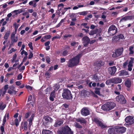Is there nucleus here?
I'll return each mask as SVG.
<instances>
[{"label":"nucleus","instance_id":"1","mask_svg":"<svg viewBox=\"0 0 134 134\" xmlns=\"http://www.w3.org/2000/svg\"><path fill=\"white\" fill-rule=\"evenodd\" d=\"M82 55V53H81L70 59L68 63V67L72 68L78 65L80 62V59Z\"/></svg>","mask_w":134,"mask_h":134},{"label":"nucleus","instance_id":"2","mask_svg":"<svg viewBox=\"0 0 134 134\" xmlns=\"http://www.w3.org/2000/svg\"><path fill=\"white\" fill-rule=\"evenodd\" d=\"M58 134H73V133L68 126L66 125L61 128Z\"/></svg>","mask_w":134,"mask_h":134},{"label":"nucleus","instance_id":"3","mask_svg":"<svg viewBox=\"0 0 134 134\" xmlns=\"http://www.w3.org/2000/svg\"><path fill=\"white\" fill-rule=\"evenodd\" d=\"M63 97L67 100L72 99V96L70 91L67 89L63 90V92L62 94Z\"/></svg>","mask_w":134,"mask_h":134},{"label":"nucleus","instance_id":"4","mask_svg":"<svg viewBox=\"0 0 134 134\" xmlns=\"http://www.w3.org/2000/svg\"><path fill=\"white\" fill-rule=\"evenodd\" d=\"M123 51L124 49L122 47L116 49L115 52H113L112 55V57L115 58L120 56L122 54Z\"/></svg>","mask_w":134,"mask_h":134},{"label":"nucleus","instance_id":"5","mask_svg":"<svg viewBox=\"0 0 134 134\" xmlns=\"http://www.w3.org/2000/svg\"><path fill=\"white\" fill-rule=\"evenodd\" d=\"M122 81L121 79L119 77H115L114 78L108 80L106 81V84H109L110 83H114L117 84L121 83Z\"/></svg>","mask_w":134,"mask_h":134},{"label":"nucleus","instance_id":"6","mask_svg":"<svg viewBox=\"0 0 134 134\" xmlns=\"http://www.w3.org/2000/svg\"><path fill=\"white\" fill-rule=\"evenodd\" d=\"M105 62L99 60L97 61L96 62L94 63V66H95V68L96 70L98 71L100 69V67L104 65Z\"/></svg>","mask_w":134,"mask_h":134},{"label":"nucleus","instance_id":"7","mask_svg":"<svg viewBox=\"0 0 134 134\" xmlns=\"http://www.w3.org/2000/svg\"><path fill=\"white\" fill-rule=\"evenodd\" d=\"M126 130V128L124 127L116 126L115 127V130L116 132L120 133H122L125 132Z\"/></svg>","mask_w":134,"mask_h":134},{"label":"nucleus","instance_id":"8","mask_svg":"<svg viewBox=\"0 0 134 134\" xmlns=\"http://www.w3.org/2000/svg\"><path fill=\"white\" fill-rule=\"evenodd\" d=\"M92 120L94 122H95L102 128H104L105 127V125L103 124L101 121L99 120L98 118L97 117L93 118Z\"/></svg>","mask_w":134,"mask_h":134},{"label":"nucleus","instance_id":"9","mask_svg":"<svg viewBox=\"0 0 134 134\" xmlns=\"http://www.w3.org/2000/svg\"><path fill=\"white\" fill-rule=\"evenodd\" d=\"M82 43L84 47H87L90 42V39L87 36L84 37L82 39Z\"/></svg>","mask_w":134,"mask_h":134},{"label":"nucleus","instance_id":"10","mask_svg":"<svg viewBox=\"0 0 134 134\" xmlns=\"http://www.w3.org/2000/svg\"><path fill=\"white\" fill-rule=\"evenodd\" d=\"M116 101L122 103L124 104L126 102L124 96L122 95H120L117 96L116 98Z\"/></svg>","mask_w":134,"mask_h":134},{"label":"nucleus","instance_id":"11","mask_svg":"<svg viewBox=\"0 0 134 134\" xmlns=\"http://www.w3.org/2000/svg\"><path fill=\"white\" fill-rule=\"evenodd\" d=\"M133 118L131 116L126 117L125 119V121L127 125H129L133 124Z\"/></svg>","mask_w":134,"mask_h":134},{"label":"nucleus","instance_id":"12","mask_svg":"<svg viewBox=\"0 0 134 134\" xmlns=\"http://www.w3.org/2000/svg\"><path fill=\"white\" fill-rule=\"evenodd\" d=\"M81 114L83 116H86L90 114V112L88 108L84 107L81 110Z\"/></svg>","mask_w":134,"mask_h":134},{"label":"nucleus","instance_id":"13","mask_svg":"<svg viewBox=\"0 0 134 134\" xmlns=\"http://www.w3.org/2000/svg\"><path fill=\"white\" fill-rule=\"evenodd\" d=\"M116 70L117 68L115 66L109 67L108 68L109 74L112 76L114 75Z\"/></svg>","mask_w":134,"mask_h":134},{"label":"nucleus","instance_id":"14","mask_svg":"<svg viewBox=\"0 0 134 134\" xmlns=\"http://www.w3.org/2000/svg\"><path fill=\"white\" fill-rule=\"evenodd\" d=\"M134 19V15H129L125 16L122 18L120 20V22L121 23L125 21L128 20H131Z\"/></svg>","mask_w":134,"mask_h":134},{"label":"nucleus","instance_id":"15","mask_svg":"<svg viewBox=\"0 0 134 134\" xmlns=\"http://www.w3.org/2000/svg\"><path fill=\"white\" fill-rule=\"evenodd\" d=\"M8 92L9 93L12 95L13 94H15L17 91H15V88L14 86L12 85L9 86Z\"/></svg>","mask_w":134,"mask_h":134},{"label":"nucleus","instance_id":"16","mask_svg":"<svg viewBox=\"0 0 134 134\" xmlns=\"http://www.w3.org/2000/svg\"><path fill=\"white\" fill-rule=\"evenodd\" d=\"M52 121V119L48 116H45L43 118V124H44V123L47 124L49 122H51Z\"/></svg>","mask_w":134,"mask_h":134},{"label":"nucleus","instance_id":"17","mask_svg":"<svg viewBox=\"0 0 134 134\" xmlns=\"http://www.w3.org/2000/svg\"><path fill=\"white\" fill-rule=\"evenodd\" d=\"M27 124L28 123L26 121L22 122L21 124L20 130H23V131L27 130Z\"/></svg>","mask_w":134,"mask_h":134},{"label":"nucleus","instance_id":"18","mask_svg":"<svg viewBox=\"0 0 134 134\" xmlns=\"http://www.w3.org/2000/svg\"><path fill=\"white\" fill-rule=\"evenodd\" d=\"M75 121L78 122H80L81 124H85L86 121L85 119L82 118H79L75 119Z\"/></svg>","mask_w":134,"mask_h":134},{"label":"nucleus","instance_id":"19","mask_svg":"<svg viewBox=\"0 0 134 134\" xmlns=\"http://www.w3.org/2000/svg\"><path fill=\"white\" fill-rule=\"evenodd\" d=\"M71 8L70 7H68L66 8H60L58 9V10L60 11H60L62 12V14L64 15L65 12L66 11L68 10L71 9Z\"/></svg>","mask_w":134,"mask_h":134},{"label":"nucleus","instance_id":"20","mask_svg":"<svg viewBox=\"0 0 134 134\" xmlns=\"http://www.w3.org/2000/svg\"><path fill=\"white\" fill-rule=\"evenodd\" d=\"M119 76H124L128 75L129 74L128 71L125 70H122L119 72Z\"/></svg>","mask_w":134,"mask_h":134},{"label":"nucleus","instance_id":"21","mask_svg":"<svg viewBox=\"0 0 134 134\" xmlns=\"http://www.w3.org/2000/svg\"><path fill=\"white\" fill-rule=\"evenodd\" d=\"M101 108L102 110L106 111L110 110L107 103L103 105L102 106Z\"/></svg>","mask_w":134,"mask_h":134},{"label":"nucleus","instance_id":"22","mask_svg":"<svg viewBox=\"0 0 134 134\" xmlns=\"http://www.w3.org/2000/svg\"><path fill=\"white\" fill-rule=\"evenodd\" d=\"M114 39H116V40L118 41L120 40L124 39V37L122 34H120L118 36H116L114 37Z\"/></svg>","mask_w":134,"mask_h":134},{"label":"nucleus","instance_id":"23","mask_svg":"<svg viewBox=\"0 0 134 134\" xmlns=\"http://www.w3.org/2000/svg\"><path fill=\"white\" fill-rule=\"evenodd\" d=\"M107 103L110 110L113 109L116 105L113 102H108Z\"/></svg>","mask_w":134,"mask_h":134},{"label":"nucleus","instance_id":"24","mask_svg":"<svg viewBox=\"0 0 134 134\" xmlns=\"http://www.w3.org/2000/svg\"><path fill=\"white\" fill-rule=\"evenodd\" d=\"M63 123V122L62 120L57 121L55 122L54 125L55 127H58L59 126H60Z\"/></svg>","mask_w":134,"mask_h":134},{"label":"nucleus","instance_id":"25","mask_svg":"<svg viewBox=\"0 0 134 134\" xmlns=\"http://www.w3.org/2000/svg\"><path fill=\"white\" fill-rule=\"evenodd\" d=\"M108 30L110 31H117V28L115 27V26L114 25H110L109 27Z\"/></svg>","mask_w":134,"mask_h":134},{"label":"nucleus","instance_id":"26","mask_svg":"<svg viewBox=\"0 0 134 134\" xmlns=\"http://www.w3.org/2000/svg\"><path fill=\"white\" fill-rule=\"evenodd\" d=\"M89 94V92L85 90H83L81 93V95L82 96H86Z\"/></svg>","mask_w":134,"mask_h":134},{"label":"nucleus","instance_id":"27","mask_svg":"<svg viewBox=\"0 0 134 134\" xmlns=\"http://www.w3.org/2000/svg\"><path fill=\"white\" fill-rule=\"evenodd\" d=\"M133 46H131L130 47L129 49V55H133L134 51H133Z\"/></svg>","mask_w":134,"mask_h":134},{"label":"nucleus","instance_id":"28","mask_svg":"<svg viewBox=\"0 0 134 134\" xmlns=\"http://www.w3.org/2000/svg\"><path fill=\"white\" fill-rule=\"evenodd\" d=\"M10 34V31H7L4 35V39L6 40H7Z\"/></svg>","mask_w":134,"mask_h":134},{"label":"nucleus","instance_id":"29","mask_svg":"<svg viewBox=\"0 0 134 134\" xmlns=\"http://www.w3.org/2000/svg\"><path fill=\"white\" fill-rule=\"evenodd\" d=\"M98 30L97 29H96L94 30H91L89 34L90 35H93L94 34H96Z\"/></svg>","mask_w":134,"mask_h":134},{"label":"nucleus","instance_id":"30","mask_svg":"<svg viewBox=\"0 0 134 134\" xmlns=\"http://www.w3.org/2000/svg\"><path fill=\"white\" fill-rule=\"evenodd\" d=\"M42 134H52V133L50 130H43L42 131Z\"/></svg>","mask_w":134,"mask_h":134},{"label":"nucleus","instance_id":"31","mask_svg":"<svg viewBox=\"0 0 134 134\" xmlns=\"http://www.w3.org/2000/svg\"><path fill=\"white\" fill-rule=\"evenodd\" d=\"M108 132L110 134H114L116 132L114 128L109 129L108 130Z\"/></svg>","mask_w":134,"mask_h":134},{"label":"nucleus","instance_id":"32","mask_svg":"<svg viewBox=\"0 0 134 134\" xmlns=\"http://www.w3.org/2000/svg\"><path fill=\"white\" fill-rule=\"evenodd\" d=\"M6 107L5 104H3V102H2L0 103V110H3Z\"/></svg>","mask_w":134,"mask_h":134},{"label":"nucleus","instance_id":"33","mask_svg":"<svg viewBox=\"0 0 134 134\" xmlns=\"http://www.w3.org/2000/svg\"><path fill=\"white\" fill-rule=\"evenodd\" d=\"M93 79L95 82H97L99 81V78L97 74H95L93 75Z\"/></svg>","mask_w":134,"mask_h":134},{"label":"nucleus","instance_id":"34","mask_svg":"<svg viewBox=\"0 0 134 134\" xmlns=\"http://www.w3.org/2000/svg\"><path fill=\"white\" fill-rule=\"evenodd\" d=\"M29 4L30 5H33V7L34 8L35 7L37 6L36 3L35 2L34 0L30 2L29 3Z\"/></svg>","mask_w":134,"mask_h":134},{"label":"nucleus","instance_id":"35","mask_svg":"<svg viewBox=\"0 0 134 134\" xmlns=\"http://www.w3.org/2000/svg\"><path fill=\"white\" fill-rule=\"evenodd\" d=\"M24 10H23L22 9H20L14 10L13 12L16 13V14H18L21 13L22 12H24Z\"/></svg>","mask_w":134,"mask_h":134},{"label":"nucleus","instance_id":"36","mask_svg":"<svg viewBox=\"0 0 134 134\" xmlns=\"http://www.w3.org/2000/svg\"><path fill=\"white\" fill-rule=\"evenodd\" d=\"M12 40V42H11V43L10 45L13 44V43L14 42H17L18 40V37H16L15 38H12V39H11Z\"/></svg>","mask_w":134,"mask_h":134},{"label":"nucleus","instance_id":"37","mask_svg":"<svg viewBox=\"0 0 134 134\" xmlns=\"http://www.w3.org/2000/svg\"><path fill=\"white\" fill-rule=\"evenodd\" d=\"M95 92L96 94L100 96V91H99L100 90V88L96 87L95 88Z\"/></svg>","mask_w":134,"mask_h":134},{"label":"nucleus","instance_id":"38","mask_svg":"<svg viewBox=\"0 0 134 134\" xmlns=\"http://www.w3.org/2000/svg\"><path fill=\"white\" fill-rule=\"evenodd\" d=\"M117 31H110L108 30V32L110 34V35L113 36L115 35L116 33H117Z\"/></svg>","mask_w":134,"mask_h":134},{"label":"nucleus","instance_id":"39","mask_svg":"<svg viewBox=\"0 0 134 134\" xmlns=\"http://www.w3.org/2000/svg\"><path fill=\"white\" fill-rule=\"evenodd\" d=\"M55 98V94L53 93H51L49 96V99L50 100L52 101L54 100V98Z\"/></svg>","mask_w":134,"mask_h":134},{"label":"nucleus","instance_id":"40","mask_svg":"<svg viewBox=\"0 0 134 134\" xmlns=\"http://www.w3.org/2000/svg\"><path fill=\"white\" fill-rule=\"evenodd\" d=\"M74 125L75 127L77 128H81L82 127V126L79 123L76 122H75Z\"/></svg>","mask_w":134,"mask_h":134},{"label":"nucleus","instance_id":"41","mask_svg":"<svg viewBox=\"0 0 134 134\" xmlns=\"http://www.w3.org/2000/svg\"><path fill=\"white\" fill-rule=\"evenodd\" d=\"M78 14L80 15H85L87 14V12L86 11H84L82 12H79L78 13Z\"/></svg>","mask_w":134,"mask_h":134},{"label":"nucleus","instance_id":"42","mask_svg":"<svg viewBox=\"0 0 134 134\" xmlns=\"http://www.w3.org/2000/svg\"><path fill=\"white\" fill-rule=\"evenodd\" d=\"M60 86L59 84H55L54 86V89L57 91L60 88Z\"/></svg>","mask_w":134,"mask_h":134},{"label":"nucleus","instance_id":"43","mask_svg":"<svg viewBox=\"0 0 134 134\" xmlns=\"http://www.w3.org/2000/svg\"><path fill=\"white\" fill-rule=\"evenodd\" d=\"M0 91H1V94H2V96H3L5 93L7 91L2 89L1 90H0Z\"/></svg>","mask_w":134,"mask_h":134},{"label":"nucleus","instance_id":"44","mask_svg":"<svg viewBox=\"0 0 134 134\" xmlns=\"http://www.w3.org/2000/svg\"><path fill=\"white\" fill-rule=\"evenodd\" d=\"M14 123L16 126H18L19 124V122L18 119H15L14 120Z\"/></svg>","mask_w":134,"mask_h":134},{"label":"nucleus","instance_id":"45","mask_svg":"<svg viewBox=\"0 0 134 134\" xmlns=\"http://www.w3.org/2000/svg\"><path fill=\"white\" fill-rule=\"evenodd\" d=\"M13 26L14 27L15 31L16 32L18 27V26H17L16 23H14L13 24Z\"/></svg>","mask_w":134,"mask_h":134},{"label":"nucleus","instance_id":"46","mask_svg":"<svg viewBox=\"0 0 134 134\" xmlns=\"http://www.w3.org/2000/svg\"><path fill=\"white\" fill-rule=\"evenodd\" d=\"M79 44V43L77 42H76L75 41H74L71 43L70 44V45L71 46H74L77 44V46Z\"/></svg>","mask_w":134,"mask_h":134},{"label":"nucleus","instance_id":"47","mask_svg":"<svg viewBox=\"0 0 134 134\" xmlns=\"http://www.w3.org/2000/svg\"><path fill=\"white\" fill-rule=\"evenodd\" d=\"M44 38L46 40L49 39L51 38V36L50 35H47L44 36Z\"/></svg>","mask_w":134,"mask_h":134},{"label":"nucleus","instance_id":"48","mask_svg":"<svg viewBox=\"0 0 134 134\" xmlns=\"http://www.w3.org/2000/svg\"><path fill=\"white\" fill-rule=\"evenodd\" d=\"M46 61L47 63L49 64L51 62L50 58L49 56H47L46 57Z\"/></svg>","mask_w":134,"mask_h":134},{"label":"nucleus","instance_id":"49","mask_svg":"<svg viewBox=\"0 0 134 134\" xmlns=\"http://www.w3.org/2000/svg\"><path fill=\"white\" fill-rule=\"evenodd\" d=\"M131 60L129 62L128 65H132V64L133 63V60H134V58H131Z\"/></svg>","mask_w":134,"mask_h":134},{"label":"nucleus","instance_id":"50","mask_svg":"<svg viewBox=\"0 0 134 134\" xmlns=\"http://www.w3.org/2000/svg\"><path fill=\"white\" fill-rule=\"evenodd\" d=\"M72 35L70 34H66L63 36L64 38H70L72 37Z\"/></svg>","mask_w":134,"mask_h":134},{"label":"nucleus","instance_id":"51","mask_svg":"<svg viewBox=\"0 0 134 134\" xmlns=\"http://www.w3.org/2000/svg\"><path fill=\"white\" fill-rule=\"evenodd\" d=\"M32 43L31 42H30L28 44V45L30 48L32 50H33V47L32 46Z\"/></svg>","mask_w":134,"mask_h":134},{"label":"nucleus","instance_id":"52","mask_svg":"<svg viewBox=\"0 0 134 134\" xmlns=\"http://www.w3.org/2000/svg\"><path fill=\"white\" fill-rule=\"evenodd\" d=\"M68 53V52L67 51L65 50L63 52L62 55L64 56H66L67 55Z\"/></svg>","mask_w":134,"mask_h":134},{"label":"nucleus","instance_id":"53","mask_svg":"<svg viewBox=\"0 0 134 134\" xmlns=\"http://www.w3.org/2000/svg\"><path fill=\"white\" fill-rule=\"evenodd\" d=\"M16 32H15H15H14L12 33L11 35V39H12L13 38L15 37V35L16 34Z\"/></svg>","mask_w":134,"mask_h":134},{"label":"nucleus","instance_id":"54","mask_svg":"<svg viewBox=\"0 0 134 134\" xmlns=\"http://www.w3.org/2000/svg\"><path fill=\"white\" fill-rule=\"evenodd\" d=\"M31 113L28 112L26 113L25 114V118L26 119H27L29 116L30 115Z\"/></svg>","mask_w":134,"mask_h":134},{"label":"nucleus","instance_id":"55","mask_svg":"<svg viewBox=\"0 0 134 134\" xmlns=\"http://www.w3.org/2000/svg\"><path fill=\"white\" fill-rule=\"evenodd\" d=\"M33 54L32 53V52H30V54L29 55L28 59H30L31 58L33 57Z\"/></svg>","mask_w":134,"mask_h":134},{"label":"nucleus","instance_id":"56","mask_svg":"<svg viewBox=\"0 0 134 134\" xmlns=\"http://www.w3.org/2000/svg\"><path fill=\"white\" fill-rule=\"evenodd\" d=\"M25 87L28 90H31L32 89V87L29 85H26Z\"/></svg>","mask_w":134,"mask_h":134},{"label":"nucleus","instance_id":"57","mask_svg":"<svg viewBox=\"0 0 134 134\" xmlns=\"http://www.w3.org/2000/svg\"><path fill=\"white\" fill-rule=\"evenodd\" d=\"M128 64V62L126 61L124 63L123 66L124 68H125L126 67V66Z\"/></svg>","mask_w":134,"mask_h":134},{"label":"nucleus","instance_id":"58","mask_svg":"<svg viewBox=\"0 0 134 134\" xmlns=\"http://www.w3.org/2000/svg\"><path fill=\"white\" fill-rule=\"evenodd\" d=\"M132 65H128V70L129 71H131L132 70Z\"/></svg>","mask_w":134,"mask_h":134},{"label":"nucleus","instance_id":"59","mask_svg":"<svg viewBox=\"0 0 134 134\" xmlns=\"http://www.w3.org/2000/svg\"><path fill=\"white\" fill-rule=\"evenodd\" d=\"M22 77V75L21 74H19L18 76L17 79L18 80H20Z\"/></svg>","mask_w":134,"mask_h":134},{"label":"nucleus","instance_id":"60","mask_svg":"<svg viewBox=\"0 0 134 134\" xmlns=\"http://www.w3.org/2000/svg\"><path fill=\"white\" fill-rule=\"evenodd\" d=\"M28 121L29 122L28 126L29 128L32 125V121H31V119H28Z\"/></svg>","mask_w":134,"mask_h":134},{"label":"nucleus","instance_id":"61","mask_svg":"<svg viewBox=\"0 0 134 134\" xmlns=\"http://www.w3.org/2000/svg\"><path fill=\"white\" fill-rule=\"evenodd\" d=\"M8 85L7 84L6 85H5L4 88H2L4 90H5L6 91H7V90L8 88Z\"/></svg>","mask_w":134,"mask_h":134},{"label":"nucleus","instance_id":"62","mask_svg":"<svg viewBox=\"0 0 134 134\" xmlns=\"http://www.w3.org/2000/svg\"><path fill=\"white\" fill-rule=\"evenodd\" d=\"M64 5L63 3H61L58 5V9L59 8V7H62L61 8H64Z\"/></svg>","mask_w":134,"mask_h":134},{"label":"nucleus","instance_id":"63","mask_svg":"<svg viewBox=\"0 0 134 134\" xmlns=\"http://www.w3.org/2000/svg\"><path fill=\"white\" fill-rule=\"evenodd\" d=\"M16 51V49H15L13 48H12L10 50L9 53H11L13 52H15Z\"/></svg>","mask_w":134,"mask_h":134},{"label":"nucleus","instance_id":"64","mask_svg":"<svg viewBox=\"0 0 134 134\" xmlns=\"http://www.w3.org/2000/svg\"><path fill=\"white\" fill-rule=\"evenodd\" d=\"M50 42L49 41H48L44 43V45L45 46H48L50 44Z\"/></svg>","mask_w":134,"mask_h":134}]
</instances>
